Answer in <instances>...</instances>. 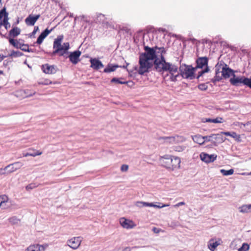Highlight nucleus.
I'll return each instance as SVG.
<instances>
[{"mask_svg": "<svg viewBox=\"0 0 251 251\" xmlns=\"http://www.w3.org/2000/svg\"><path fill=\"white\" fill-rule=\"evenodd\" d=\"M155 49L156 59L154 61V65L155 70L159 72H169L170 74V78L173 80V68L171 64L166 62L163 53L165 52L163 47L158 48L157 46L153 47Z\"/></svg>", "mask_w": 251, "mask_h": 251, "instance_id": "obj_1", "label": "nucleus"}, {"mask_svg": "<svg viewBox=\"0 0 251 251\" xmlns=\"http://www.w3.org/2000/svg\"><path fill=\"white\" fill-rule=\"evenodd\" d=\"M64 38L63 35L57 36L53 42V48L54 50L52 52L53 55L59 53V56H65V54L68 53V50L70 49L69 42L64 43L61 45Z\"/></svg>", "mask_w": 251, "mask_h": 251, "instance_id": "obj_2", "label": "nucleus"}, {"mask_svg": "<svg viewBox=\"0 0 251 251\" xmlns=\"http://www.w3.org/2000/svg\"><path fill=\"white\" fill-rule=\"evenodd\" d=\"M139 67H135V70H137L139 75H143L146 73L150 71V69L153 66V62L147 59L146 57L144 55V57L139 56Z\"/></svg>", "mask_w": 251, "mask_h": 251, "instance_id": "obj_3", "label": "nucleus"}, {"mask_svg": "<svg viewBox=\"0 0 251 251\" xmlns=\"http://www.w3.org/2000/svg\"><path fill=\"white\" fill-rule=\"evenodd\" d=\"M179 70L182 77L191 80L195 78L194 72L196 71V68L195 67L182 64L180 66Z\"/></svg>", "mask_w": 251, "mask_h": 251, "instance_id": "obj_4", "label": "nucleus"}, {"mask_svg": "<svg viewBox=\"0 0 251 251\" xmlns=\"http://www.w3.org/2000/svg\"><path fill=\"white\" fill-rule=\"evenodd\" d=\"M208 59L206 57H199L196 60L197 66L195 68L196 70L198 68L202 69L203 67L205 66V68L201 71L199 72L198 75L197 76V79L201 76L204 73H208L210 70L208 66Z\"/></svg>", "mask_w": 251, "mask_h": 251, "instance_id": "obj_5", "label": "nucleus"}, {"mask_svg": "<svg viewBox=\"0 0 251 251\" xmlns=\"http://www.w3.org/2000/svg\"><path fill=\"white\" fill-rule=\"evenodd\" d=\"M232 76L229 81L232 85L237 86L239 83H242L251 89V78L245 76L236 77L234 73L232 74Z\"/></svg>", "mask_w": 251, "mask_h": 251, "instance_id": "obj_6", "label": "nucleus"}, {"mask_svg": "<svg viewBox=\"0 0 251 251\" xmlns=\"http://www.w3.org/2000/svg\"><path fill=\"white\" fill-rule=\"evenodd\" d=\"M219 67L220 69L222 68V76L225 78H229L232 76V74L234 73L233 70L229 68L227 64H225L223 61L218 62L215 66V68Z\"/></svg>", "mask_w": 251, "mask_h": 251, "instance_id": "obj_7", "label": "nucleus"}, {"mask_svg": "<svg viewBox=\"0 0 251 251\" xmlns=\"http://www.w3.org/2000/svg\"><path fill=\"white\" fill-rule=\"evenodd\" d=\"M145 52L140 54V56L144 57V55L146 58L154 63V61L156 59L155 49L153 48H150L148 46L144 47Z\"/></svg>", "mask_w": 251, "mask_h": 251, "instance_id": "obj_8", "label": "nucleus"}, {"mask_svg": "<svg viewBox=\"0 0 251 251\" xmlns=\"http://www.w3.org/2000/svg\"><path fill=\"white\" fill-rule=\"evenodd\" d=\"M205 142H211L215 145H216L217 143L223 142L225 139H223L221 134H212L209 136H204Z\"/></svg>", "mask_w": 251, "mask_h": 251, "instance_id": "obj_9", "label": "nucleus"}, {"mask_svg": "<svg viewBox=\"0 0 251 251\" xmlns=\"http://www.w3.org/2000/svg\"><path fill=\"white\" fill-rule=\"evenodd\" d=\"M82 240V238L80 236L73 237L67 241V245L71 248L76 250L80 246Z\"/></svg>", "mask_w": 251, "mask_h": 251, "instance_id": "obj_10", "label": "nucleus"}, {"mask_svg": "<svg viewBox=\"0 0 251 251\" xmlns=\"http://www.w3.org/2000/svg\"><path fill=\"white\" fill-rule=\"evenodd\" d=\"M135 205L139 207V208H142L143 207H153L154 208H162L164 206H165V205L164 204H160L159 205L154 204L152 202H144L142 201H138L135 203Z\"/></svg>", "mask_w": 251, "mask_h": 251, "instance_id": "obj_11", "label": "nucleus"}, {"mask_svg": "<svg viewBox=\"0 0 251 251\" xmlns=\"http://www.w3.org/2000/svg\"><path fill=\"white\" fill-rule=\"evenodd\" d=\"M42 70L44 73L47 74H54L57 71V68L54 65L45 64L42 66Z\"/></svg>", "mask_w": 251, "mask_h": 251, "instance_id": "obj_12", "label": "nucleus"}, {"mask_svg": "<svg viewBox=\"0 0 251 251\" xmlns=\"http://www.w3.org/2000/svg\"><path fill=\"white\" fill-rule=\"evenodd\" d=\"M200 158L202 161L206 163H210L216 160L217 155L215 154L209 155L207 153L202 152L200 154Z\"/></svg>", "mask_w": 251, "mask_h": 251, "instance_id": "obj_13", "label": "nucleus"}, {"mask_svg": "<svg viewBox=\"0 0 251 251\" xmlns=\"http://www.w3.org/2000/svg\"><path fill=\"white\" fill-rule=\"evenodd\" d=\"M81 55V52L79 50H75L70 52L68 57L70 61L74 64H76L79 61V57Z\"/></svg>", "mask_w": 251, "mask_h": 251, "instance_id": "obj_14", "label": "nucleus"}, {"mask_svg": "<svg viewBox=\"0 0 251 251\" xmlns=\"http://www.w3.org/2000/svg\"><path fill=\"white\" fill-rule=\"evenodd\" d=\"M23 165L22 162H16L6 166L5 169H8L7 173H11L20 169Z\"/></svg>", "mask_w": 251, "mask_h": 251, "instance_id": "obj_15", "label": "nucleus"}, {"mask_svg": "<svg viewBox=\"0 0 251 251\" xmlns=\"http://www.w3.org/2000/svg\"><path fill=\"white\" fill-rule=\"evenodd\" d=\"M40 17V14L32 15L31 14L28 16L25 19V22L28 25L33 26L34 25L36 21L39 19Z\"/></svg>", "mask_w": 251, "mask_h": 251, "instance_id": "obj_16", "label": "nucleus"}, {"mask_svg": "<svg viewBox=\"0 0 251 251\" xmlns=\"http://www.w3.org/2000/svg\"><path fill=\"white\" fill-rule=\"evenodd\" d=\"M173 161V158L171 156L166 155L164 156L161 157L160 159V162L161 165L166 168H169L170 165Z\"/></svg>", "mask_w": 251, "mask_h": 251, "instance_id": "obj_17", "label": "nucleus"}, {"mask_svg": "<svg viewBox=\"0 0 251 251\" xmlns=\"http://www.w3.org/2000/svg\"><path fill=\"white\" fill-rule=\"evenodd\" d=\"M129 65V63H126V66H119L118 65H113L111 64H109L107 66V67L104 69V72L108 73L112 72L115 71L117 68L121 67L123 68H126L127 66Z\"/></svg>", "mask_w": 251, "mask_h": 251, "instance_id": "obj_18", "label": "nucleus"}, {"mask_svg": "<svg viewBox=\"0 0 251 251\" xmlns=\"http://www.w3.org/2000/svg\"><path fill=\"white\" fill-rule=\"evenodd\" d=\"M90 61L91 63V67L95 70H98L103 67V65L101 62L97 58H92L90 59Z\"/></svg>", "mask_w": 251, "mask_h": 251, "instance_id": "obj_19", "label": "nucleus"}, {"mask_svg": "<svg viewBox=\"0 0 251 251\" xmlns=\"http://www.w3.org/2000/svg\"><path fill=\"white\" fill-rule=\"evenodd\" d=\"M121 226L126 229L132 228L133 227V224L131 221L122 218L120 221Z\"/></svg>", "mask_w": 251, "mask_h": 251, "instance_id": "obj_20", "label": "nucleus"}, {"mask_svg": "<svg viewBox=\"0 0 251 251\" xmlns=\"http://www.w3.org/2000/svg\"><path fill=\"white\" fill-rule=\"evenodd\" d=\"M193 140L194 142L200 145H203L205 142V137L201 135L197 134L192 136Z\"/></svg>", "mask_w": 251, "mask_h": 251, "instance_id": "obj_21", "label": "nucleus"}, {"mask_svg": "<svg viewBox=\"0 0 251 251\" xmlns=\"http://www.w3.org/2000/svg\"><path fill=\"white\" fill-rule=\"evenodd\" d=\"M44 247L38 244L31 245L28 247L26 249V251H44Z\"/></svg>", "mask_w": 251, "mask_h": 251, "instance_id": "obj_22", "label": "nucleus"}, {"mask_svg": "<svg viewBox=\"0 0 251 251\" xmlns=\"http://www.w3.org/2000/svg\"><path fill=\"white\" fill-rule=\"evenodd\" d=\"M215 69L216 70L215 76L211 79V81L213 83H216L217 82L220 81L222 79L223 76L222 75H220L221 71L219 67L217 68H215Z\"/></svg>", "mask_w": 251, "mask_h": 251, "instance_id": "obj_23", "label": "nucleus"}, {"mask_svg": "<svg viewBox=\"0 0 251 251\" xmlns=\"http://www.w3.org/2000/svg\"><path fill=\"white\" fill-rule=\"evenodd\" d=\"M220 134H221V135L222 136V134L225 135L226 136H230L234 139H235L236 140L239 141V139L240 138V136L239 135H238L236 132H228V131H222L220 132Z\"/></svg>", "mask_w": 251, "mask_h": 251, "instance_id": "obj_24", "label": "nucleus"}, {"mask_svg": "<svg viewBox=\"0 0 251 251\" xmlns=\"http://www.w3.org/2000/svg\"><path fill=\"white\" fill-rule=\"evenodd\" d=\"M239 211L242 213L251 212V204H244L239 207Z\"/></svg>", "mask_w": 251, "mask_h": 251, "instance_id": "obj_25", "label": "nucleus"}, {"mask_svg": "<svg viewBox=\"0 0 251 251\" xmlns=\"http://www.w3.org/2000/svg\"><path fill=\"white\" fill-rule=\"evenodd\" d=\"M21 33V29L18 27H14L9 32L10 36L15 37L19 35Z\"/></svg>", "mask_w": 251, "mask_h": 251, "instance_id": "obj_26", "label": "nucleus"}, {"mask_svg": "<svg viewBox=\"0 0 251 251\" xmlns=\"http://www.w3.org/2000/svg\"><path fill=\"white\" fill-rule=\"evenodd\" d=\"M220 245L217 241L213 242L210 240L208 244V248L211 251H214L215 249Z\"/></svg>", "mask_w": 251, "mask_h": 251, "instance_id": "obj_27", "label": "nucleus"}, {"mask_svg": "<svg viewBox=\"0 0 251 251\" xmlns=\"http://www.w3.org/2000/svg\"><path fill=\"white\" fill-rule=\"evenodd\" d=\"M220 171L224 176H225L232 175L234 173V170L233 169H231L229 170L221 169Z\"/></svg>", "mask_w": 251, "mask_h": 251, "instance_id": "obj_28", "label": "nucleus"}, {"mask_svg": "<svg viewBox=\"0 0 251 251\" xmlns=\"http://www.w3.org/2000/svg\"><path fill=\"white\" fill-rule=\"evenodd\" d=\"M185 139L182 136L175 135L174 136V142L176 143H181L185 141Z\"/></svg>", "mask_w": 251, "mask_h": 251, "instance_id": "obj_29", "label": "nucleus"}, {"mask_svg": "<svg viewBox=\"0 0 251 251\" xmlns=\"http://www.w3.org/2000/svg\"><path fill=\"white\" fill-rule=\"evenodd\" d=\"M23 55V53L20 51L12 50L9 56L12 57H17L21 56Z\"/></svg>", "mask_w": 251, "mask_h": 251, "instance_id": "obj_30", "label": "nucleus"}, {"mask_svg": "<svg viewBox=\"0 0 251 251\" xmlns=\"http://www.w3.org/2000/svg\"><path fill=\"white\" fill-rule=\"evenodd\" d=\"M121 79H123V78H118L117 77H114L111 80V82L117 83L119 84H127L128 81H121Z\"/></svg>", "mask_w": 251, "mask_h": 251, "instance_id": "obj_31", "label": "nucleus"}, {"mask_svg": "<svg viewBox=\"0 0 251 251\" xmlns=\"http://www.w3.org/2000/svg\"><path fill=\"white\" fill-rule=\"evenodd\" d=\"M180 162L181 161L179 157H174V166H175V168L179 169L180 168Z\"/></svg>", "mask_w": 251, "mask_h": 251, "instance_id": "obj_32", "label": "nucleus"}, {"mask_svg": "<svg viewBox=\"0 0 251 251\" xmlns=\"http://www.w3.org/2000/svg\"><path fill=\"white\" fill-rule=\"evenodd\" d=\"M186 147L184 146H174V150L176 151H182Z\"/></svg>", "mask_w": 251, "mask_h": 251, "instance_id": "obj_33", "label": "nucleus"}, {"mask_svg": "<svg viewBox=\"0 0 251 251\" xmlns=\"http://www.w3.org/2000/svg\"><path fill=\"white\" fill-rule=\"evenodd\" d=\"M249 245L247 243H243L242 247L238 249V251H247L249 250Z\"/></svg>", "mask_w": 251, "mask_h": 251, "instance_id": "obj_34", "label": "nucleus"}, {"mask_svg": "<svg viewBox=\"0 0 251 251\" xmlns=\"http://www.w3.org/2000/svg\"><path fill=\"white\" fill-rule=\"evenodd\" d=\"M52 30V29L49 30L48 28L44 30L40 35L42 36L44 38H45Z\"/></svg>", "mask_w": 251, "mask_h": 251, "instance_id": "obj_35", "label": "nucleus"}, {"mask_svg": "<svg viewBox=\"0 0 251 251\" xmlns=\"http://www.w3.org/2000/svg\"><path fill=\"white\" fill-rule=\"evenodd\" d=\"M9 222L12 225L17 224L19 220L16 217L14 216L9 219Z\"/></svg>", "mask_w": 251, "mask_h": 251, "instance_id": "obj_36", "label": "nucleus"}, {"mask_svg": "<svg viewBox=\"0 0 251 251\" xmlns=\"http://www.w3.org/2000/svg\"><path fill=\"white\" fill-rule=\"evenodd\" d=\"M1 197L0 202V207H2V208H4L3 207V204L6 202V200L7 199V197L5 196H0Z\"/></svg>", "mask_w": 251, "mask_h": 251, "instance_id": "obj_37", "label": "nucleus"}, {"mask_svg": "<svg viewBox=\"0 0 251 251\" xmlns=\"http://www.w3.org/2000/svg\"><path fill=\"white\" fill-rule=\"evenodd\" d=\"M28 48V45L27 44H19V46L18 47V49H20L21 50L24 51H27Z\"/></svg>", "mask_w": 251, "mask_h": 251, "instance_id": "obj_38", "label": "nucleus"}, {"mask_svg": "<svg viewBox=\"0 0 251 251\" xmlns=\"http://www.w3.org/2000/svg\"><path fill=\"white\" fill-rule=\"evenodd\" d=\"M9 42L10 44L13 45L14 47H15L17 49H18V47L19 46V44H20L19 42H15L14 39L12 38H9Z\"/></svg>", "mask_w": 251, "mask_h": 251, "instance_id": "obj_39", "label": "nucleus"}, {"mask_svg": "<svg viewBox=\"0 0 251 251\" xmlns=\"http://www.w3.org/2000/svg\"><path fill=\"white\" fill-rule=\"evenodd\" d=\"M171 137H160L159 138V140L161 142L163 143H170L171 141H170L171 140Z\"/></svg>", "mask_w": 251, "mask_h": 251, "instance_id": "obj_40", "label": "nucleus"}, {"mask_svg": "<svg viewBox=\"0 0 251 251\" xmlns=\"http://www.w3.org/2000/svg\"><path fill=\"white\" fill-rule=\"evenodd\" d=\"M198 88L201 90L205 91L207 90L208 86L205 83H201L198 85Z\"/></svg>", "mask_w": 251, "mask_h": 251, "instance_id": "obj_41", "label": "nucleus"}, {"mask_svg": "<svg viewBox=\"0 0 251 251\" xmlns=\"http://www.w3.org/2000/svg\"><path fill=\"white\" fill-rule=\"evenodd\" d=\"M223 122V119L220 117L212 119V123H222Z\"/></svg>", "mask_w": 251, "mask_h": 251, "instance_id": "obj_42", "label": "nucleus"}, {"mask_svg": "<svg viewBox=\"0 0 251 251\" xmlns=\"http://www.w3.org/2000/svg\"><path fill=\"white\" fill-rule=\"evenodd\" d=\"M39 30V27L38 26H35L34 28V30L33 31H32V33H31L29 35V37L31 38L32 37H34V35L36 34V33Z\"/></svg>", "mask_w": 251, "mask_h": 251, "instance_id": "obj_43", "label": "nucleus"}, {"mask_svg": "<svg viewBox=\"0 0 251 251\" xmlns=\"http://www.w3.org/2000/svg\"><path fill=\"white\" fill-rule=\"evenodd\" d=\"M3 19L2 20V22L4 23L8 22L9 18H8V13L6 12V10H5V12L4 13V16L3 17Z\"/></svg>", "mask_w": 251, "mask_h": 251, "instance_id": "obj_44", "label": "nucleus"}, {"mask_svg": "<svg viewBox=\"0 0 251 251\" xmlns=\"http://www.w3.org/2000/svg\"><path fill=\"white\" fill-rule=\"evenodd\" d=\"M185 204V202L183 201L178 202L174 205V208H175V209H177L179 206L184 205Z\"/></svg>", "mask_w": 251, "mask_h": 251, "instance_id": "obj_45", "label": "nucleus"}, {"mask_svg": "<svg viewBox=\"0 0 251 251\" xmlns=\"http://www.w3.org/2000/svg\"><path fill=\"white\" fill-rule=\"evenodd\" d=\"M36 187V185H35V184L31 183V184L28 185L27 186H26V189L27 190H28L32 189L35 188Z\"/></svg>", "mask_w": 251, "mask_h": 251, "instance_id": "obj_46", "label": "nucleus"}, {"mask_svg": "<svg viewBox=\"0 0 251 251\" xmlns=\"http://www.w3.org/2000/svg\"><path fill=\"white\" fill-rule=\"evenodd\" d=\"M6 10V7H4L1 10H0V21L4 16V13Z\"/></svg>", "mask_w": 251, "mask_h": 251, "instance_id": "obj_47", "label": "nucleus"}, {"mask_svg": "<svg viewBox=\"0 0 251 251\" xmlns=\"http://www.w3.org/2000/svg\"><path fill=\"white\" fill-rule=\"evenodd\" d=\"M128 166L126 164L122 165L121 167V170L122 172H126L128 170Z\"/></svg>", "mask_w": 251, "mask_h": 251, "instance_id": "obj_48", "label": "nucleus"}, {"mask_svg": "<svg viewBox=\"0 0 251 251\" xmlns=\"http://www.w3.org/2000/svg\"><path fill=\"white\" fill-rule=\"evenodd\" d=\"M44 39L45 38H44L42 36L39 35V36L37 38L36 43L38 44H41L43 42Z\"/></svg>", "mask_w": 251, "mask_h": 251, "instance_id": "obj_49", "label": "nucleus"}, {"mask_svg": "<svg viewBox=\"0 0 251 251\" xmlns=\"http://www.w3.org/2000/svg\"><path fill=\"white\" fill-rule=\"evenodd\" d=\"M212 119L211 118H202L201 119V122L202 123H212Z\"/></svg>", "mask_w": 251, "mask_h": 251, "instance_id": "obj_50", "label": "nucleus"}, {"mask_svg": "<svg viewBox=\"0 0 251 251\" xmlns=\"http://www.w3.org/2000/svg\"><path fill=\"white\" fill-rule=\"evenodd\" d=\"M6 171H8V169L0 168V175H5L6 174Z\"/></svg>", "mask_w": 251, "mask_h": 251, "instance_id": "obj_51", "label": "nucleus"}, {"mask_svg": "<svg viewBox=\"0 0 251 251\" xmlns=\"http://www.w3.org/2000/svg\"><path fill=\"white\" fill-rule=\"evenodd\" d=\"M104 18V15L102 14H99V15L98 16L97 20L99 21V19H100V21H103V19Z\"/></svg>", "mask_w": 251, "mask_h": 251, "instance_id": "obj_52", "label": "nucleus"}, {"mask_svg": "<svg viewBox=\"0 0 251 251\" xmlns=\"http://www.w3.org/2000/svg\"><path fill=\"white\" fill-rule=\"evenodd\" d=\"M3 26L6 29H7L8 27L10 26V25L8 22L4 23L3 22Z\"/></svg>", "mask_w": 251, "mask_h": 251, "instance_id": "obj_53", "label": "nucleus"}, {"mask_svg": "<svg viewBox=\"0 0 251 251\" xmlns=\"http://www.w3.org/2000/svg\"><path fill=\"white\" fill-rule=\"evenodd\" d=\"M152 230L153 231L154 233H158L160 231V229L156 228L155 227H153L152 229Z\"/></svg>", "mask_w": 251, "mask_h": 251, "instance_id": "obj_54", "label": "nucleus"}, {"mask_svg": "<svg viewBox=\"0 0 251 251\" xmlns=\"http://www.w3.org/2000/svg\"><path fill=\"white\" fill-rule=\"evenodd\" d=\"M241 125H243L244 127H245L246 126H249L251 125V121L247 122V123H244V124L241 123Z\"/></svg>", "mask_w": 251, "mask_h": 251, "instance_id": "obj_55", "label": "nucleus"}, {"mask_svg": "<svg viewBox=\"0 0 251 251\" xmlns=\"http://www.w3.org/2000/svg\"><path fill=\"white\" fill-rule=\"evenodd\" d=\"M34 156V157L35 155H34L32 153H26L24 154V156H25V157H27V156Z\"/></svg>", "mask_w": 251, "mask_h": 251, "instance_id": "obj_56", "label": "nucleus"}, {"mask_svg": "<svg viewBox=\"0 0 251 251\" xmlns=\"http://www.w3.org/2000/svg\"><path fill=\"white\" fill-rule=\"evenodd\" d=\"M131 249L129 247L125 248L123 251H130Z\"/></svg>", "mask_w": 251, "mask_h": 251, "instance_id": "obj_57", "label": "nucleus"}, {"mask_svg": "<svg viewBox=\"0 0 251 251\" xmlns=\"http://www.w3.org/2000/svg\"><path fill=\"white\" fill-rule=\"evenodd\" d=\"M42 152H40V151H38L36 153H33L34 155H35V156H36V155H39L40 154H41Z\"/></svg>", "mask_w": 251, "mask_h": 251, "instance_id": "obj_58", "label": "nucleus"}, {"mask_svg": "<svg viewBox=\"0 0 251 251\" xmlns=\"http://www.w3.org/2000/svg\"><path fill=\"white\" fill-rule=\"evenodd\" d=\"M26 52H33L34 51H33V49H29V48H28V49H27V50Z\"/></svg>", "mask_w": 251, "mask_h": 251, "instance_id": "obj_59", "label": "nucleus"}, {"mask_svg": "<svg viewBox=\"0 0 251 251\" xmlns=\"http://www.w3.org/2000/svg\"><path fill=\"white\" fill-rule=\"evenodd\" d=\"M0 61H2V60L4 59V58L5 56H3V55H1L0 54Z\"/></svg>", "mask_w": 251, "mask_h": 251, "instance_id": "obj_60", "label": "nucleus"}, {"mask_svg": "<svg viewBox=\"0 0 251 251\" xmlns=\"http://www.w3.org/2000/svg\"><path fill=\"white\" fill-rule=\"evenodd\" d=\"M2 25H3V22H2V21H0V27Z\"/></svg>", "mask_w": 251, "mask_h": 251, "instance_id": "obj_61", "label": "nucleus"}, {"mask_svg": "<svg viewBox=\"0 0 251 251\" xmlns=\"http://www.w3.org/2000/svg\"><path fill=\"white\" fill-rule=\"evenodd\" d=\"M173 70H174V72H175L176 71L177 68H175V67L174 66Z\"/></svg>", "mask_w": 251, "mask_h": 251, "instance_id": "obj_62", "label": "nucleus"}, {"mask_svg": "<svg viewBox=\"0 0 251 251\" xmlns=\"http://www.w3.org/2000/svg\"><path fill=\"white\" fill-rule=\"evenodd\" d=\"M35 94V92L28 94V96H32L33 94Z\"/></svg>", "mask_w": 251, "mask_h": 251, "instance_id": "obj_63", "label": "nucleus"}, {"mask_svg": "<svg viewBox=\"0 0 251 251\" xmlns=\"http://www.w3.org/2000/svg\"><path fill=\"white\" fill-rule=\"evenodd\" d=\"M248 130L249 131H251V127L250 128H249Z\"/></svg>", "mask_w": 251, "mask_h": 251, "instance_id": "obj_64", "label": "nucleus"}]
</instances>
